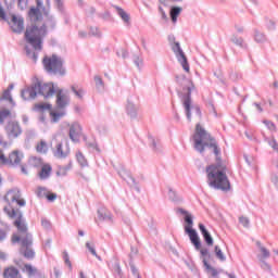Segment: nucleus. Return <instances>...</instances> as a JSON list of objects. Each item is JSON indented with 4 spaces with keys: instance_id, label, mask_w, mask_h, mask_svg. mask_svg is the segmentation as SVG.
Masks as SVG:
<instances>
[{
    "instance_id": "nucleus-24",
    "label": "nucleus",
    "mask_w": 278,
    "mask_h": 278,
    "mask_svg": "<svg viewBox=\"0 0 278 278\" xmlns=\"http://www.w3.org/2000/svg\"><path fill=\"white\" fill-rule=\"evenodd\" d=\"M98 218L99 220H104L105 223H112V213L106 208H99Z\"/></svg>"
},
{
    "instance_id": "nucleus-5",
    "label": "nucleus",
    "mask_w": 278,
    "mask_h": 278,
    "mask_svg": "<svg viewBox=\"0 0 278 278\" xmlns=\"http://www.w3.org/2000/svg\"><path fill=\"white\" fill-rule=\"evenodd\" d=\"M176 81L179 86L182 87L187 92L182 96V105L185 108V114L188 121H192V110H194L198 116H201V109L198 105H192V90L194 88V84L191 83L190 79L186 77V75L181 74L176 76Z\"/></svg>"
},
{
    "instance_id": "nucleus-61",
    "label": "nucleus",
    "mask_w": 278,
    "mask_h": 278,
    "mask_svg": "<svg viewBox=\"0 0 278 278\" xmlns=\"http://www.w3.org/2000/svg\"><path fill=\"white\" fill-rule=\"evenodd\" d=\"M54 3L56 5V8H59L60 10H62V8L64 7L63 0H54Z\"/></svg>"
},
{
    "instance_id": "nucleus-1",
    "label": "nucleus",
    "mask_w": 278,
    "mask_h": 278,
    "mask_svg": "<svg viewBox=\"0 0 278 278\" xmlns=\"http://www.w3.org/2000/svg\"><path fill=\"white\" fill-rule=\"evenodd\" d=\"M194 149L199 153L205 151V147L214 153L216 163L206 167V177L210 188L214 190H227L231 189V184L227 177V163L220 159V147L216 139L212 138L207 131L201 127V124L195 126V134L193 135Z\"/></svg>"
},
{
    "instance_id": "nucleus-26",
    "label": "nucleus",
    "mask_w": 278,
    "mask_h": 278,
    "mask_svg": "<svg viewBox=\"0 0 278 278\" xmlns=\"http://www.w3.org/2000/svg\"><path fill=\"white\" fill-rule=\"evenodd\" d=\"M230 42H232L237 47H240V49H248L249 48V45H247V42H244V39L242 37H238L237 35L231 36Z\"/></svg>"
},
{
    "instance_id": "nucleus-11",
    "label": "nucleus",
    "mask_w": 278,
    "mask_h": 278,
    "mask_svg": "<svg viewBox=\"0 0 278 278\" xmlns=\"http://www.w3.org/2000/svg\"><path fill=\"white\" fill-rule=\"evenodd\" d=\"M138 110H140V104L138 103V98L130 96L127 98L125 112L129 118H138Z\"/></svg>"
},
{
    "instance_id": "nucleus-32",
    "label": "nucleus",
    "mask_w": 278,
    "mask_h": 278,
    "mask_svg": "<svg viewBox=\"0 0 278 278\" xmlns=\"http://www.w3.org/2000/svg\"><path fill=\"white\" fill-rule=\"evenodd\" d=\"M71 90L72 92H74L77 99H84V94H86V91L84 90V88L79 87L78 85H72Z\"/></svg>"
},
{
    "instance_id": "nucleus-4",
    "label": "nucleus",
    "mask_w": 278,
    "mask_h": 278,
    "mask_svg": "<svg viewBox=\"0 0 278 278\" xmlns=\"http://www.w3.org/2000/svg\"><path fill=\"white\" fill-rule=\"evenodd\" d=\"M177 213L185 216V232L189 236V240L191 241V244H193L195 251H200L202 262H204V260L207 262L212 255L210 254V250L201 249V239L199 238V233H197V230L192 228L194 227L192 214L184 208H178Z\"/></svg>"
},
{
    "instance_id": "nucleus-28",
    "label": "nucleus",
    "mask_w": 278,
    "mask_h": 278,
    "mask_svg": "<svg viewBox=\"0 0 278 278\" xmlns=\"http://www.w3.org/2000/svg\"><path fill=\"white\" fill-rule=\"evenodd\" d=\"M51 165L46 164L42 165L41 170L39 172V178L40 179H49V177H51Z\"/></svg>"
},
{
    "instance_id": "nucleus-56",
    "label": "nucleus",
    "mask_w": 278,
    "mask_h": 278,
    "mask_svg": "<svg viewBox=\"0 0 278 278\" xmlns=\"http://www.w3.org/2000/svg\"><path fill=\"white\" fill-rule=\"evenodd\" d=\"M41 225L42 227H45V229H50L51 228V222H49V219H41Z\"/></svg>"
},
{
    "instance_id": "nucleus-15",
    "label": "nucleus",
    "mask_w": 278,
    "mask_h": 278,
    "mask_svg": "<svg viewBox=\"0 0 278 278\" xmlns=\"http://www.w3.org/2000/svg\"><path fill=\"white\" fill-rule=\"evenodd\" d=\"M68 136L72 142H79V138H81V125L77 122L71 124Z\"/></svg>"
},
{
    "instance_id": "nucleus-27",
    "label": "nucleus",
    "mask_w": 278,
    "mask_h": 278,
    "mask_svg": "<svg viewBox=\"0 0 278 278\" xmlns=\"http://www.w3.org/2000/svg\"><path fill=\"white\" fill-rule=\"evenodd\" d=\"M28 15H29V18L33 20L34 22L40 21V18H42V11H40V9L33 7L30 8Z\"/></svg>"
},
{
    "instance_id": "nucleus-7",
    "label": "nucleus",
    "mask_w": 278,
    "mask_h": 278,
    "mask_svg": "<svg viewBox=\"0 0 278 278\" xmlns=\"http://www.w3.org/2000/svg\"><path fill=\"white\" fill-rule=\"evenodd\" d=\"M16 106V103L12 99L10 89H5L0 98V125L4 123L5 118L12 116V110Z\"/></svg>"
},
{
    "instance_id": "nucleus-9",
    "label": "nucleus",
    "mask_w": 278,
    "mask_h": 278,
    "mask_svg": "<svg viewBox=\"0 0 278 278\" xmlns=\"http://www.w3.org/2000/svg\"><path fill=\"white\" fill-rule=\"evenodd\" d=\"M35 87L37 89V94H41L45 99H49V97H53L60 89L58 86L53 85V83L42 84L40 81L35 83Z\"/></svg>"
},
{
    "instance_id": "nucleus-30",
    "label": "nucleus",
    "mask_w": 278,
    "mask_h": 278,
    "mask_svg": "<svg viewBox=\"0 0 278 278\" xmlns=\"http://www.w3.org/2000/svg\"><path fill=\"white\" fill-rule=\"evenodd\" d=\"M36 1H37L36 9L41 11L43 14H48L49 12L47 11V8H51V0H36ZM45 2L47 8H45Z\"/></svg>"
},
{
    "instance_id": "nucleus-20",
    "label": "nucleus",
    "mask_w": 278,
    "mask_h": 278,
    "mask_svg": "<svg viewBox=\"0 0 278 278\" xmlns=\"http://www.w3.org/2000/svg\"><path fill=\"white\" fill-rule=\"evenodd\" d=\"M21 160H23V152H18L17 150L13 151L9 155V166H18L21 164Z\"/></svg>"
},
{
    "instance_id": "nucleus-60",
    "label": "nucleus",
    "mask_w": 278,
    "mask_h": 278,
    "mask_svg": "<svg viewBox=\"0 0 278 278\" xmlns=\"http://www.w3.org/2000/svg\"><path fill=\"white\" fill-rule=\"evenodd\" d=\"M271 182L274 184L275 188H277V190H278V176L277 175L271 176Z\"/></svg>"
},
{
    "instance_id": "nucleus-13",
    "label": "nucleus",
    "mask_w": 278,
    "mask_h": 278,
    "mask_svg": "<svg viewBox=\"0 0 278 278\" xmlns=\"http://www.w3.org/2000/svg\"><path fill=\"white\" fill-rule=\"evenodd\" d=\"M4 199L9 203H17L20 207H25V205H27V202L21 198V190L16 188L8 191Z\"/></svg>"
},
{
    "instance_id": "nucleus-62",
    "label": "nucleus",
    "mask_w": 278,
    "mask_h": 278,
    "mask_svg": "<svg viewBox=\"0 0 278 278\" xmlns=\"http://www.w3.org/2000/svg\"><path fill=\"white\" fill-rule=\"evenodd\" d=\"M121 55H122L123 60H125V59H127L129 56V52H127V50L123 49L121 51Z\"/></svg>"
},
{
    "instance_id": "nucleus-31",
    "label": "nucleus",
    "mask_w": 278,
    "mask_h": 278,
    "mask_svg": "<svg viewBox=\"0 0 278 278\" xmlns=\"http://www.w3.org/2000/svg\"><path fill=\"white\" fill-rule=\"evenodd\" d=\"M184 9H181V7H172L170 11H169V15H170V18H172V22L174 23H177V17L181 14V11Z\"/></svg>"
},
{
    "instance_id": "nucleus-40",
    "label": "nucleus",
    "mask_w": 278,
    "mask_h": 278,
    "mask_svg": "<svg viewBox=\"0 0 278 278\" xmlns=\"http://www.w3.org/2000/svg\"><path fill=\"white\" fill-rule=\"evenodd\" d=\"M215 255L217 257V260H219L220 262H226L227 256H225V254L223 253V250H220V247L215 245Z\"/></svg>"
},
{
    "instance_id": "nucleus-14",
    "label": "nucleus",
    "mask_w": 278,
    "mask_h": 278,
    "mask_svg": "<svg viewBox=\"0 0 278 278\" xmlns=\"http://www.w3.org/2000/svg\"><path fill=\"white\" fill-rule=\"evenodd\" d=\"M11 29L14 34H23L25 29V21L21 16L12 15Z\"/></svg>"
},
{
    "instance_id": "nucleus-45",
    "label": "nucleus",
    "mask_w": 278,
    "mask_h": 278,
    "mask_svg": "<svg viewBox=\"0 0 278 278\" xmlns=\"http://www.w3.org/2000/svg\"><path fill=\"white\" fill-rule=\"evenodd\" d=\"M263 123L267 127V129H269V131H277V126L275 125V123L268 119H264Z\"/></svg>"
},
{
    "instance_id": "nucleus-39",
    "label": "nucleus",
    "mask_w": 278,
    "mask_h": 278,
    "mask_svg": "<svg viewBox=\"0 0 278 278\" xmlns=\"http://www.w3.org/2000/svg\"><path fill=\"white\" fill-rule=\"evenodd\" d=\"M254 40L255 42H266V35L260 30L254 31Z\"/></svg>"
},
{
    "instance_id": "nucleus-16",
    "label": "nucleus",
    "mask_w": 278,
    "mask_h": 278,
    "mask_svg": "<svg viewBox=\"0 0 278 278\" xmlns=\"http://www.w3.org/2000/svg\"><path fill=\"white\" fill-rule=\"evenodd\" d=\"M56 105L58 108L64 109L68 105L71 98H68V92L62 89L56 90Z\"/></svg>"
},
{
    "instance_id": "nucleus-57",
    "label": "nucleus",
    "mask_w": 278,
    "mask_h": 278,
    "mask_svg": "<svg viewBox=\"0 0 278 278\" xmlns=\"http://www.w3.org/2000/svg\"><path fill=\"white\" fill-rule=\"evenodd\" d=\"M46 199H48V201L53 202V201H55V199H58V194H55V193H48L46 195Z\"/></svg>"
},
{
    "instance_id": "nucleus-6",
    "label": "nucleus",
    "mask_w": 278,
    "mask_h": 278,
    "mask_svg": "<svg viewBox=\"0 0 278 278\" xmlns=\"http://www.w3.org/2000/svg\"><path fill=\"white\" fill-rule=\"evenodd\" d=\"M52 142H56L53 155L59 160H64L71 155V148L68 147V139L62 131H59L53 135Z\"/></svg>"
},
{
    "instance_id": "nucleus-18",
    "label": "nucleus",
    "mask_w": 278,
    "mask_h": 278,
    "mask_svg": "<svg viewBox=\"0 0 278 278\" xmlns=\"http://www.w3.org/2000/svg\"><path fill=\"white\" fill-rule=\"evenodd\" d=\"M256 247L258 249V253H257L258 262H264L270 257V250L266 249V247H264L262 242L257 241Z\"/></svg>"
},
{
    "instance_id": "nucleus-64",
    "label": "nucleus",
    "mask_w": 278,
    "mask_h": 278,
    "mask_svg": "<svg viewBox=\"0 0 278 278\" xmlns=\"http://www.w3.org/2000/svg\"><path fill=\"white\" fill-rule=\"evenodd\" d=\"M78 36H79V38H88V33H86L84 30H79Z\"/></svg>"
},
{
    "instance_id": "nucleus-63",
    "label": "nucleus",
    "mask_w": 278,
    "mask_h": 278,
    "mask_svg": "<svg viewBox=\"0 0 278 278\" xmlns=\"http://www.w3.org/2000/svg\"><path fill=\"white\" fill-rule=\"evenodd\" d=\"M267 29H269V30L275 29V22H274V21H269V22L267 23Z\"/></svg>"
},
{
    "instance_id": "nucleus-55",
    "label": "nucleus",
    "mask_w": 278,
    "mask_h": 278,
    "mask_svg": "<svg viewBox=\"0 0 278 278\" xmlns=\"http://www.w3.org/2000/svg\"><path fill=\"white\" fill-rule=\"evenodd\" d=\"M17 5L21 10H25L27 8V0H17Z\"/></svg>"
},
{
    "instance_id": "nucleus-8",
    "label": "nucleus",
    "mask_w": 278,
    "mask_h": 278,
    "mask_svg": "<svg viewBox=\"0 0 278 278\" xmlns=\"http://www.w3.org/2000/svg\"><path fill=\"white\" fill-rule=\"evenodd\" d=\"M43 66L47 73L50 75H66V70L64 68V60H62L56 54H53L52 56H46L43 59Z\"/></svg>"
},
{
    "instance_id": "nucleus-54",
    "label": "nucleus",
    "mask_w": 278,
    "mask_h": 278,
    "mask_svg": "<svg viewBox=\"0 0 278 278\" xmlns=\"http://www.w3.org/2000/svg\"><path fill=\"white\" fill-rule=\"evenodd\" d=\"M130 270H131L134 277L140 278V274L138 273V268H136V265L130 264Z\"/></svg>"
},
{
    "instance_id": "nucleus-43",
    "label": "nucleus",
    "mask_w": 278,
    "mask_h": 278,
    "mask_svg": "<svg viewBox=\"0 0 278 278\" xmlns=\"http://www.w3.org/2000/svg\"><path fill=\"white\" fill-rule=\"evenodd\" d=\"M76 160L80 166H88V161H86V157L81 152H77Z\"/></svg>"
},
{
    "instance_id": "nucleus-33",
    "label": "nucleus",
    "mask_w": 278,
    "mask_h": 278,
    "mask_svg": "<svg viewBox=\"0 0 278 278\" xmlns=\"http://www.w3.org/2000/svg\"><path fill=\"white\" fill-rule=\"evenodd\" d=\"M71 168H73L72 163H68L65 166H60L56 172L58 177H66V175H68V170H71Z\"/></svg>"
},
{
    "instance_id": "nucleus-2",
    "label": "nucleus",
    "mask_w": 278,
    "mask_h": 278,
    "mask_svg": "<svg viewBox=\"0 0 278 278\" xmlns=\"http://www.w3.org/2000/svg\"><path fill=\"white\" fill-rule=\"evenodd\" d=\"M45 16L46 20L42 25L31 24L27 26L25 30V40L27 42L25 47L26 55L35 63L38 62V53L42 51V42L47 36V27L48 29H55L58 25L53 15L47 13Z\"/></svg>"
},
{
    "instance_id": "nucleus-48",
    "label": "nucleus",
    "mask_w": 278,
    "mask_h": 278,
    "mask_svg": "<svg viewBox=\"0 0 278 278\" xmlns=\"http://www.w3.org/2000/svg\"><path fill=\"white\" fill-rule=\"evenodd\" d=\"M86 248L88 249V251L91 253V255H93L94 257H97V260L101 261V256H99L97 254V250H94V247L90 245V242L86 243Z\"/></svg>"
},
{
    "instance_id": "nucleus-34",
    "label": "nucleus",
    "mask_w": 278,
    "mask_h": 278,
    "mask_svg": "<svg viewBox=\"0 0 278 278\" xmlns=\"http://www.w3.org/2000/svg\"><path fill=\"white\" fill-rule=\"evenodd\" d=\"M65 114H66L65 112H53V111H50L51 123H59V121L61 118H64Z\"/></svg>"
},
{
    "instance_id": "nucleus-3",
    "label": "nucleus",
    "mask_w": 278,
    "mask_h": 278,
    "mask_svg": "<svg viewBox=\"0 0 278 278\" xmlns=\"http://www.w3.org/2000/svg\"><path fill=\"white\" fill-rule=\"evenodd\" d=\"M3 210L10 218H15L14 225L17 228L18 235H12V244L20 242L21 249L31 247V244H34V237L27 231V224L23 218V213L20 210L10 208L8 206H5Z\"/></svg>"
},
{
    "instance_id": "nucleus-59",
    "label": "nucleus",
    "mask_w": 278,
    "mask_h": 278,
    "mask_svg": "<svg viewBox=\"0 0 278 278\" xmlns=\"http://www.w3.org/2000/svg\"><path fill=\"white\" fill-rule=\"evenodd\" d=\"M261 262V267L264 270H270V265L268 263H266V261H260Z\"/></svg>"
},
{
    "instance_id": "nucleus-42",
    "label": "nucleus",
    "mask_w": 278,
    "mask_h": 278,
    "mask_svg": "<svg viewBox=\"0 0 278 278\" xmlns=\"http://www.w3.org/2000/svg\"><path fill=\"white\" fill-rule=\"evenodd\" d=\"M89 36H94V38H101L102 34L99 27L93 26L89 28Z\"/></svg>"
},
{
    "instance_id": "nucleus-35",
    "label": "nucleus",
    "mask_w": 278,
    "mask_h": 278,
    "mask_svg": "<svg viewBox=\"0 0 278 278\" xmlns=\"http://www.w3.org/2000/svg\"><path fill=\"white\" fill-rule=\"evenodd\" d=\"M112 271L115 277L123 278V269H121V264H118V262L113 264Z\"/></svg>"
},
{
    "instance_id": "nucleus-53",
    "label": "nucleus",
    "mask_w": 278,
    "mask_h": 278,
    "mask_svg": "<svg viewBox=\"0 0 278 278\" xmlns=\"http://www.w3.org/2000/svg\"><path fill=\"white\" fill-rule=\"evenodd\" d=\"M0 162H1V164H5V165L9 164V159L5 157V154H3L2 150H0Z\"/></svg>"
},
{
    "instance_id": "nucleus-22",
    "label": "nucleus",
    "mask_w": 278,
    "mask_h": 278,
    "mask_svg": "<svg viewBox=\"0 0 278 278\" xmlns=\"http://www.w3.org/2000/svg\"><path fill=\"white\" fill-rule=\"evenodd\" d=\"M118 175L124 179L125 182L128 184V186H136V178H132L129 170L122 168L118 170Z\"/></svg>"
},
{
    "instance_id": "nucleus-23",
    "label": "nucleus",
    "mask_w": 278,
    "mask_h": 278,
    "mask_svg": "<svg viewBox=\"0 0 278 278\" xmlns=\"http://www.w3.org/2000/svg\"><path fill=\"white\" fill-rule=\"evenodd\" d=\"M23 273H26L29 278L31 277H40V271H38V268L31 266L30 264H25L24 267L22 268Z\"/></svg>"
},
{
    "instance_id": "nucleus-58",
    "label": "nucleus",
    "mask_w": 278,
    "mask_h": 278,
    "mask_svg": "<svg viewBox=\"0 0 278 278\" xmlns=\"http://www.w3.org/2000/svg\"><path fill=\"white\" fill-rule=\"evenodd\" d=\"M53 274L55 278H61L62 277V270H60V268L54 267L53 268Z\"/></svg>"
},
{
    "instance_id": "nucleus-36",
    "label": "nucleus",
    "mask_w": 278,
    "mask_h": 278,
    "mask_svg": "<svg viewBox=\"0 0 278 278\" xmlns=\"http://www.w3.org/2000/svg\"><path fill=\"white\" fill-rule=\"evenodd\" d=\"M115 9L122 21H124V23H129V14H127V12H125V10H123L121 7H115Z\"/></svg>"
},
{
    "instance_id": "nucleus-25",
    "label": "nucleus",
    "mask_w": 278,
    "mask_h": 278,
    "mask_svg": "<svg viewBox=\"0 0 278 278\" xmlns=\"http://www.w3.org/2000/svg\"><path fill=\"white\" fill-rule=\"evenodd\" d=\"M8 233H10V225L0 220V242L5 241Z\"/></svg>"
},
{
    "instance_id": "nucleus-52",
    "label": "nucleus",
    "mask_w": 278,
    "mask_h": 278,
    "mask_svg": "<svg viewBox=\"0 0 278 278\" xmlns=\"http://www.w3.org/2000/svg\"><path fill=\"white\" fill-rule=\"evenodd\" d=\"M168 198L170 201H177V192L173 188H168Z\"/></svg>"
},
{
    "instance_id": "nucleus-12",
    "label": "nucleus",
    "mask_w": 278,
    "mask_h": 278,
    "mask_svg": "<svg viewBox=\"0 0 278 278\" xmlns=\"http://www.w3.org/2000/svg\"><path fill=\"white\" fill-rule=\"evenodd\" d=\"M4 131L9 140H15V138H18L23 134V128L18 122L9 121L4 127Z\"/></svg>"
},
{
    "instance_id": "nucleus-19",
    "label": "nucleus",
    "mask_w": 278,
    "mask_h": 278,
    "mask_svg": "<svg viewBox=\"0 0 278 278\" xmlns=\"http://www.w3.org/2000/svg\"><path fill=\"white\" fill-rule=\"evenodd\" d=\"M3 277L4 278H23V275H21V271L18 270V268L14 266H10L4 268Z\"/></svg>"
},
{
    "instance_id": "nucleus-51",
    "label": "nucleus",
    "mask_w": 278,
    "mask_h": 278,
    "mask_svg": "<svg viewBox=\"0 0 278 278\" xmlns=\"http://www.w3.org/2000/svg\"><path fill=\"white\" fill-rule=\"evenodd\" d=\"M239 223L245 228H249V225H251V220L249 219V217L244 216L239 217Z\"/></svg>"
},
{
    "instance_id": "nucleus-29",
    "label": "nucleus",
    "mask_w": 278,
    "mask_h": 278,
    "mask_svg": "<svg viewBox=\"0 0 278 278\" xmlns=\"http://www.w3.org/2000/svg\"><path fill=\"white\" fill-rule=\"evenodd\" d=\"M20 252L22 253V255H24V257H26V260H34V257H36V252H34V249H31V247L21 248Z\"/></svg>"
},
{
    "instance_id": "nucleus-49",
    "label": "nucleus",
    "mask_w": 278,
    "mask_h": 278,
    "mask_svg": "<svg viewBox=\"0 0 278 278\" xmlns=\"http://www.w3.org/2000/svg\"><path fill=\"white\" fill-rule=\"evenodd\" d=\"M63 260L66 266H68L70 270H73V264L71 263V257L68 256V252L63 253Z\"/></svg>"
},
{
    "instance_id": "nucleus-37",
    "label": "nucleus",
    "mask_w": 278,
    "mask_h": 278,
    "mask_svg": "<svg viewBox=\"0 0 278 278\" xmlns=\"http://www.w3.org/2000/svg\"><path fill=\"white\" fill-rule=\"evenodd\" d=\"M37 153H47L49 151V147L47 146V141L41 140L37 146H36Z\"/></svg>"
},
{
    "instance_id": "nucleus-47",
    "label": "nucleus",
    "mask_w": 278,
    "mask_h": 278,
    "mask_svg": "<svg viewBox=\"0 0 278 278\" xmlns=\"http://www.w3.org/2000/svg\"><path fill=\"white\" fill-rule=\"evenodd\" d=\"M150 144L153 149V151H162V147L155 141L153 137H150Z\"/></svg>"
},
{
    "instance_id": "nucleus-17",
    "label": "nucleus",
    "mask_w": 278,
    "mask_h": 278,
    "mask_svg": "<svg viewBox=\"0 0 278 278\" xmlns=\"http://www.w3.org/2000/svg\"><path fill=\"white\" fill-rule=\"evenodd\" d=\"M38 96V91L36 89V84L33 86L22 90L21 97L24 99V101H29V99H36Z\"/></svg>"
},
{
    "instance_id": "nucleus-46",
    "label": "nucleus",
    "mask_w": 278,
    "mask_h": 278,
    "mask_svg": "<svg viewBox=\"0 0 278 278\" xmlns=\"http://www.w3.org/2000/svg\"><path fill=\"white\" fill-rule=\"evenodd\" d=\"M134 64L137 66V68H142V65L144 64V61L142 60V58L135 55L132 59Z\"/></svg>"
},
{
    "instance_id": "nucleus-41",
    "label": "nucleus",
    "mask_w": 278,
    "mask_h": 278,
    "mask_svg": "<svg viewBox=\"0 0 278 278\" xmlns=\"http://www.w3.org/2000/svg\"><path fill=\"white\" fill-rule=\"evenodd\" d=\"M36 194L39 197V199H45L47 198V194H49V191L45 187H38Z\"/></svg>"
},
{
    "instance_id": "nucleus-50",
    "label": "nucleus",
    "mask_w": 278,
    "mask_h": 278,
    "mask_svg": "<svg viewBox=\"0 0 278 278\" xmlns=\"http://www.w3.org/2000/svg\"><path fill=\"white\" fill-rule=\"evenodd\" d=\"M36 110H38L39 112L51 110V104H46V103L36 104Z\"/></svg>"
},
{
    "instance_id": "nucleus-44",
    "label": "nucleus",
    "mask_w": 278,
    "mask_h": 278,
    "mask_svg": "<svg viewBox=\"0 0 278 278\" xmlns=\"http://www.w3.org/2000/svg\"><path fill=\"white\" fill-rule=\"evenodd\" d=\"M94 84H96V88L98 90H103V88H105V85L103 84V79L100 76H94Z\"/></svg>"
},
{
    "instance_id": "nucleus-21",
    "label": "nucleus",
    "mask_w": 278,
    "mask_h": 278,
    "mask_svg": "<svg viewBox=\"0 0 278 278\" xmlns=\"http://www.w3.org/2000/svg\"><path fill=\"white\" fill-rule=\"evenodd\" d=\"M199 229L207 247H214V238H212V235L210 233V231H207V228H205V225L199 224Z\"/></svg>"
},
{
    "instance_id": "nucleus-38",
    "label": "nucleus",
    "mask_w": 278,
    "mask_h": 278,
    "mask_svg": "<svg viewBox=\"0 0 278 278\" xmlns=\"http://www.w3.org/2000/svg\"><path fill=\"white\" fill-rule=\"evenodd\" d=\"M203 265L206 268V270L211 271L212 277H217L218 276V270L216 268L212 267V265H210V263L207 262L206 258H204Z\"/></svg>"
},
{
    "instance_id": "nucleus-10",
    "label": "nucleus",
    "mask_w": 278,
    "mask_h": 278,
    "mask_svg": "<svg viewBox=\"0 0 278 278\" xmlns=\"http://www.w3.org/2000/svg\"><path fill=\"white\" fill-rule=\"evenodd\" d=\"M172 51L176 55L179 64H181L184 71H186V73H190L188 58H186V53H184V50L181 49V45H179V41H174L172 43Z\"/></svg>"
}]
</instances>
